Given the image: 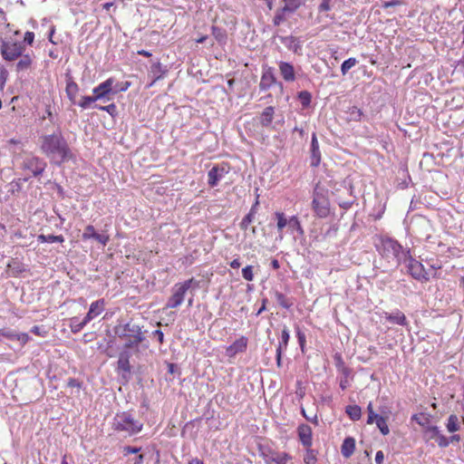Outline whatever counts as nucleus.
I'll return each mask as SVG.
<instances>
[{"mask_svg":"<svg viewBox=\"0 0 464 464\" xmlns=\"http://www.w3.org/2000/svg\"><path fill=\"white\" fill-rule=\"evenodd\" d=\"M40 150L51 161L57 165L73 159L69 144L61 131L40 137Z\"/></svg>","mask_w":464,"mask_h":464,"instance_id":"nucleus-1","label":"nucleus"},{"mask_svg":"<svg viewBox=\"0 0 464 464\" xmlns=\"http://www.w3.org/2000/svg\"><path fill=\"white\" fill-rule=\"evenodd\" d=\"M113 330L115 336L124 342L123 347L126 350L138 349L139 345L145 340L141 327L131 322L119 323Z\"/></svg>","mask_w":464,"mask_h":464,"instance_id":"nucleus-2","label":"nucleus"},{"mask_svg":"<svg viewBox=\"0 0 464 464\" xmlns=\"http://www.w3.org/2000/svg\"><path fill=\"white\" fill-rule=\"evenodd\" d=\"M311 207L314 216L319 218H326L331 213L329 190L319 183L314 188Z\"/></svg>","mask_w":464,"mask_h":464,"instance_id":"nucleus-3","label":"nucleus"},{"mask_svg":"<svg viewBox=\"0 0 464 464\" xmlns=\"http://www.w3.org/2000/svg\"><path fill=\"white\" fill-rule=\"evenodd\" d=\"M112 426L115 430L122 431L131 436L139 433L143 424L140 420H135L129 412L123 411L115 415Z\"/></svg>","mask_w":464,"mask_h":464,"instance_id":"nucleus-4","label":"nucleus"},{"mask_svg":"<svg viewBox=\"0 0 464 464\" xmlns=\"http://www.w3.org/2000/svg\"><path fill=\"white\" fill-rule=\"evenodd\" d=\"M193 285H198L197 281L193 277L184 282L175 284L171 289V295L167 301L165 308L173 309L179 307L183 303L188 290Z\"/></svg>","mask_w":464,"mask_h":464,"instance_id":"nucleus-5","label":"nucleus"},{"mask_svg":"<svg viewBox=\"0 0 464 464\" xmlns=\"http://www.w3.org/2000/svg\"><path fill=\"white\" fill-rule=\"evenodd\" d=\"M25 51V45L12 38L1 40L0 53L5 62L16 61Z\"/></svg>","mask_w":464,"mask_h":464,"instance_id":"nucleus-6","label":"nucleus"},{"mask_svg":"<svg viewBox=\"0 0 464 464\" xmlns=\"http://www.w3.org/2000/svg\"><path fill=\"white\" fill-rule=\"evenodd\" d=\"M282 6L277 8L273 17V24L279 26L287 20L288 15L295 14L304 5V0H281Z\"/></svg>","mask_w":464,"mask_h":464,"instance_id":"nucleus-7","label":"nucleus"},{"mask_svg":"<svg viewBox=\"0 0 464 464\" xmlns=\"http://www.w3.org/2000/svg\"><path fill=\"white\" fill-rule=\"evenodd\" d=\"M367 412H368V418H367V423L372 424L373 422L376 423L378 429L380 430L381 433L382 435H388L390 433V429L387 424V420L389 418L388 413L382 411V414H377L374 410L372 402H369L367 406Z\"/></svg>","mask_w":464,"mask_h":464,"instance_id":"nucleus-8","label":"nucleus"},{"mask_svg":"<svg viewBox=\"0 0 464 464\" xmlns=\"http://www.w3.org/2000/svg\"><path fill=\"white\" fill-rule=\"evenodd\" d=\"M230 170V166L228 163L222 162L220 164H217L212 167L210 170L208 172V184L214 188L218 186L219 181L228 174Z\"/></svg>","mask_w":464,"mask_h":464,"instance_id":"nucleus-9","label":"nucleus"},{"mask_svg":"<svg viewBox=\"0 0 464 464\" xmlns=\"http://www.w3.org/2000/svg\"><path fill=\"white\" fill-rule=\"evenodd\" d=\"M82 239L83 241L93 239L102 246H105L110 241V235L106 230H103L101 233L98 232L93 225L89 224L84 227Z\"/></svg>","mask_w":464,"mask_h":464,"instance_id":"nucleus-10","label":"nucleus"},{"mask_svg":"<svg viewBox=\"0 0 464 464\" xmlns=\"http://www.w3.org/2000/svg\"><path fill=\"white\" fill-rule=\"evenodd\" d=\"M266 464H287L292 459V456L285 451H277L267 449L261 453Z\"/></svg>","mask_w":464,"mask_h":464,"instance_id":"nucleus-11","label":"nucleus"},{"mask_svg":"<svg viewBox=\"0 0 464 464\" xmlns=\"http://www.w3.org/2000/svg\"><path fill=\"white\" fill-rule=\"evenodd\" d=\"M407 268L409 274L416 280L420 282L429 281V276L426 272L424 266L418 260L409 257Z\"/></svg>","mask_w":464,"mask_h":464,"instance_id":"nucleus-12","label":"nucleus"},{"mask_svg":"<svg viewBox=\"0 0 464 464\" xmlns=\"http://www.w3.org/2000/svg\"><path fill=\"white\" fill-rule=\"evenodd\" d=\"M379 251L383 256H389L390 255H392L397 257L401 254V246L396 240L385 237L381 240Z\"/></svg>","mask_w":464,"mask_h":464,"instance_id":"nucleus-13","label":"nucleus"},{"mask_svg":"<svg viewBox=\"0 0 464 464\" xmlns=\"http://www.w3.org/2000/svg\"><path fill=\"white\" fill-rule=\"evenodd\" d=\"M5 339L10 341H17L22 345H24L30 341L31 338L26 333H16L10 328H2L0 329V343Z\"/></svg>","mask_w":464,"mask_h":464,"instance_id":"nucleus-14","label":"nucleus"},{"mask_svg":"<svg viewBox=\"0 0 464 464\" xmlns=\"http://www.w3.org/2000/svg\"><path fill=\"white\" fill-rule=\"evenodd\" d=\"M114 82L115 79L113 77H110L92 90V93L94 94L97 101L108 98L109 94L111 93L113 94Z\"/></svg>","mask_w":464,"mask_h":464,"instance_id":"nucleus-15","label":"nucleus"},{"mask_svg":"<svg viewBox=\"0 0 464 464\" xmlns=\"http://www.w3.org/2000/svg\"><path fill=\"white\" fill-rule=\"evenodd\" d=\"M23 166L24 169L30 170L36 177L44 171L46 163L38 157H30L24 161Z\"/></svg>","mask_w":464,"mask_h":464,"instance_id":"nucleus-16","label":"nucleus"},{"mask_svg":"<svg viewBox=\"0 0 464 464\" xmlns=\"http://www.w3.org/2000/svg\"><path fill=\"white\" fill-rule=\"evenodd\" d=\"M297 436L304 448H311L313 446V430L309 425L300 424L297 427Z\"/></svg>","mask_w":464,"mask_h":464,"instance_id":"nucleus-17","label":"nucleus"},{"mask_svg":"<svg viewBox=\"0 0 464 464\" xmlns=\"http://www.w3.org/2000/svg\"><path fill=\"white\" fill-rule=\"evenodd\" d=\"M248 339L246 336H240L232 344L227 347L226 353L228 357H234L237 353H244L247 348Z\"/></svg>","mask_w":464,"mask_h":464,"instance_id":"nucleus-18","label":"nucleus"},{"mask_svg":"<svg viewBox=\"0 0 464 464\" xmlns=\"http://www.w3.org/2000/svg\"><path fill=\"white\" fill-rule=\"evenodd\" d=\"M105 305L106 303L103 298L92 302L90 305L87 314L85 315L86 321L91 322L92 320L102 314V312L105 310Z\"/></svg>","mask_w":464,"mask_h":464,"instance_id":"nucleus-19","label":"nucleus"},{"mask_svg":"<svg viewBox=\"0 0 464 464\" xmlns=\"http://www.w3.org/2000/svg\"><path fill=\"white\" fill-rule=\"evenodd\" d=\"M276 82V76L274 74L273 69H266L261 76V80L259 82V89L261 91L268 90L272 85H274Z\"/></svg>","mask_w":464,"mask_h":464,"instance_id":"nucleus-20","label":"nucleus"},{"mask_svg":"<svg viewBox=\"0 0 464 464\" xmlns=\"http://www.w3.org/2000/svg\"><path fill=\"white\" fill-rule=\"evenodd\" d=\"M17 60L18 62L15 64V71L17 72H25L32 68L34 63V55L31 53H23Z\"/></svg>","mask_w":464,"mask_h":464,"instance_id":"nucleus-21","label":"nucleus"},{"mask_svg":"<svg viewBox=\"0 0 464 464\" xmlns=\"http://www.w3.org/2000/svg\"><path fill=\"white\" fill-rule=\"evenodd\" d=\"M279 71L285 82H294L295 80L294 66L286 62L279 63Z\"/></svg>","mask_w":464,"mask_h":464,"instance_id":"nucleus-22","label":"nucleus"},{"mask_svg":"<svg viewBox=\"0 0 464 464\" xmlns=\"http://www.w3.org/2000/svg\"><path fill=\"white\" fill-rule=\"evenodd\" d=\"M275 116V108L273 106H267L262 111L259 116V123L264 128L271 126Z\"/></svg>","mask_w":464,"mask_h":464,"instance_id":"nucleus-23","label":"nucleus"},{"mask_svg":"<svg viewBox=\"0 0 464 464\" xmlns=\"http://www.w3.org/2000/svg\"><path fill=\"white\" fill-rule=\"evenodd\" d=\"M280 41L285 46L294 52L295 53H298L301 49V44L297 37L293 35L288 36H280Z\"/></svg>","mask_w":464,"mask_h":464,"instance_id":"nucleus-24","label":"nucleus"},{"mask_svg":"<svg viewBox=\"0 0 464 464\" xmlns=\"http://www.w3.org/2000/svg\"><path fill=\"white\" fill-rule=\"evenodd\" d=\"M385 318L392 324H399L401 326H405L408 324V321L405 314L400 310H396L392 314L385 313Z\"/></svg>","mask_w":464,"mask_h":464,"instance_id":"nucleus-25","label":"nucleus"},{"mask_svg":"<svg viewBox=\"0 0 464 464\" xmlns=\"http://www.w3.org/2000/svg\"><path fill=\"white\" fill-rule=\"evenodd\" d=\"M166 70L163 68L162 64L160 62L153 63L150 67V74L152 76V82L150 83L149 87H151L155 84L156 82L162 79L166 73Z\"/></svg>","mask_w":464,"mask_h":464,"instance_id":"nucleus-26","label":"nucleus"},{"mask_svg":"<svg viewBox=\"0 0 464 464\" xmlns=\"http://www.w3.org/2000/svg\"><path fill=\"white\" fill-rule=\"evenodd\" d=\"M274 215L276 220V228L279 233V237L282 239L284 228L288 227V224L290 223V218L288 219L285 214L282 211H276Z\"/></svg>","mask_w":464,"mask_h":464,"instance_id":"nucleus-27","label":"nucleus"},{"mask_svg":"<svg viewBox=\"0 0 464 464\" xmlns=\"http://www.w3.org/2000/svg\"><path fill=\"white\" fill-rule=\"evenodd\" d=\"M355 450V440L352 437H348L344 439L342 447H341V452L342 455L348 459L350 458Z\"/></svg>","mask_w":464,"mask_h":464,"instance_id":"nucleus-28","label":"nucleus"},{"mask_svg":"<svg viewBox=\"0 0 464 464\" xmlns=\"http://www.w3.org/2000/svg\"><path fill=\"white\" fill-rule=\"evenodd\" d=\"M311 153H312V166H318L321 161V153L319 150V144L316 139L315 134L312 137L311 141Z\"/></svg>","mask_w":464,"mask_h":464,"instance_id":"nucleus-29","label":"nucleus"},{"mask_svg":"<svg viewBox=\"0 0 464 464\" xmlns=\"http://www.w3.org/2000/svg\"><path fill=\"white\" fill-rule=\"evenodd\" d=\"M65 92L67 94L68 99L72 104L76 103V97L79 92L78 84L72 80H69L66 82Z\"/></svg>","mask_w":464,"mask_h":464,"instance_id":"nucleus-30","label":"nucleus"},{"mask_svg":"<svg viewBox=\"0 0 464 464\" xmlns=\"http://www.w3.org/2000/svg\"><path fill=\"white\" fill-rule=\"evenodd\" d=\"M7 268L11 271L13 276H18L25 271L24 265L18 259L14 258L7 264Z\"/></svg>","mask_w":464,"mask_h":464,"instance_id":"nucleus-31","label":"nucleus"},{"mask_svg":"<svg viewBox=\"0 0 464 464\" xmlns=\"http://www.w3.org/2000/svg\"><path fill=\"white\" fill-rule=\"evenodd\" d=\"M118 369L125 372H130V355L127 352H122L119 355V359L117 362Z\"/></svg>","mask_w":464,"mask_h":464,"instance_id":"nucleus-32","label":"nucleus"},{"mask_svg":"<svg viewBox=\"0 0 464 464\" xmlns=\"http://www.w3.org/2000/svg\"><path fill=\"white\" fill-rule=\"evenodd\" d=\"M347 121H360L363 115L362 111L356 106H352L345 111Z\"/></svg>","mask_w":464,"mask_h":464,"instance_id":"nucleus-33","label":"nucleus"},{"mask_svg":"<svg viewBox=\"0 0 464 464\" xmlns=\"http://www.w3.org/2000/svg\"><path fill=\"white\" fill-rule=\"evenodd\" d=\"M289 339H290L289 330L286 326H285L282 330L281 340L278 343L276 351H280V352L285 351L288 346Z\"/></svg>","mask_w":464,"mask_h":464,"instance_id":"nucleus-34","label":"nucleus"},{"mask_svg":"<svg viewBox=\"0 0 464 464\" xmlns=\"http://www.w3.org/2000/svg\"><path fill=\"white\" fill-rule=\"evenodd\" d=\"M212 34L218 44H226L227 40V34L225 29L213 25L211 28Z\"/></svg>","mask_w":464,"mask_h":464,"instance_id":"nucleus-35","label":"nucleus"},{"mask_svg":"<svg viewBox=\"0 0 464 464\" xmlns=\"http://www.w3.org/2000/svg\"><path fill=\"white\" fill-rule=\"evenodd\" d=\"M38 241L41 243H63L64 242V237L62 235L54 236V235H44L41 234L37 237Z\"/></svg>","mask_w":464,"mask_h":464,"instance_id":"nucleus-36","label":"nucleus"},{"mask_svg":"<svg viewBox=\"0 0 464 464\" xmlns=\"http://www.w3.org/2000/svg\"><path fill=\"white\" fill-rule=\"evenodd\" d=\"M345 412L353 420H358L362 416V410L358 405H348L345 409Z\"/></svg>","mask_w":464,"mask_h":464,"instance_id":"nucleus-37","label":"nucleus"},{"mask_svg":"<svg viewBox=\"0 0 464 464\" xmlns=\"http://www.w3.org/2000/svg\"><path fill=\"white\" fill-rule=\"evenodd\" d=\"M305 452L304 455V462L305 464H316L317 462V456L316 452L311 448H304Z\"/></svg>","mask_w":464,"mask_h":464,"instance_id":"nucleus-38","label":"nucleus"},{"mask_svg":"<svg viewBox=\"0 0 464 464\" xmlns=\"http://www.w3.org/2000/svg\"><path fill=\"white\" fill-rule=\"evenodd\" d=\"M411 420L416 421L420 426L426 427L430 423V416L420 412L411 416Z\"/></svg>","mask_w":464,"mask_h":464,"instance_id":"nucleus-39","label":"nucleus"},{"mask_svg":"<svg viewBox=\"0 0 464 464\" xmlns=\"http://www.w3.org/2000/svg\"><path fill=\"white\" fill-rule=\"evenodd\" d=\"M447 430L450 432H455L459 430V419L455 414L450 415L447 422Z\"/></svg>","mask_w":464,"mask_h":464,"instance_id":"nucleus-40","label":"nucleus"},{"mask_svg":"<svg viewBox=\"0 0 464 464\" xmlns=\"http://www.w3.org/2000/svg\"><path fill=\"white\" fill-rule=\"evenodd\" d=\"M289 229H295L300 235H304V231L301 225V222L297 216H292L290 218V223L288 224Z\"/></svg>","mask_w":464,"mask_h":464,"instance_id":"nucleus-41","label":"nucleus"},{"mask_svg":"<svg viewBox=\"0 0 464 464\" xmlns=\"http://www.w3.org/2000/svg\"><path fill=\"white\" fill-rule=\"evenodd\" d=\"M357 63L358 61L356 60V58L353 57L345 60L341 65L342 74L345 75L349 72V70L353 68Z\"/></svg>","mask_w":464,"mask_h":464,"instance_id":"nucleus-42","label":"nucleus"},{"mask_svg":"<svg viewBox=\"0 0 464 464\" xmlns=\"http://www.w3.org/2000/svg\"><path fill=\"white\" fill-rule=\"evenodd\" d=\"M295 331H296V337L298 340V343L300 345L301 352L304 353L305 352V343H306L305 334L303 331H301V329L298 326L295 327Z\"/></svg>","mask_w":464,"mask_h":464,"instance_id":"nucleus-43","label":"nucleus"},{"mask_svg":"<svg viewBox=\"0 0 464 464\" xmlns=\"http://www.w3.org/2000/svg\"><path fill=\"white\" fill-rule=\"evenodd\" d=\"M130 86V82H114L113 83V94H116L121 92H126Z\"/></svg>","mask_w":464,"mask_h":464,"instance_id":"nucleus-44","label":"nucleus"},{"mask_svg":"<svg viewBox=\"0 0 464 464\" xmlns=\"http://www.w3.org/2000/svg\"><path fill=\"white\" fill-rule=\"evenodd\" d=\"M276 299L277 303L279 304V305H281L284 308L288 309L292 305V304L288 302L285 295L280 292L276 293Z\"/></svg>","mask_w":464,"mask_h":464,"instance_id":"nucleus-45","label":"nucleus"},{"mask_svg":"<svg viewBox=\"0 0 464 464\" xmlns=\"http://www.w3.org/2000/svg\"><path fill=\"white\" fill-rule=\"evenodd\" d=\"M75 321V318H72V322H74ZM89 322L86 321V318L84 317V319L76 324V323H72L70 327H71V331L73 333V334H76V333H79Z\"/></svg>","mask_w":464,"mask_h":464,"instance_id":"nucleus-46","label":"nucleus"},{"mask_svg":"<svg viewBox=\"0 0 464 464\" xmlns=\"http://www.w3.org/2000/svg\"><path fill=\"white\" fill-rule=\"evenodd\" d=\"M96 101L97 99L95 98L94 94L92 96H83L79 102L78 105L82 109H86L91 105V103Z\"/></svg>","mask_w":464,"mask_h":464,"instance_id":"nucleus-47","label":"nucleus"},{"mask_svg":"<svg viewBox=\"0 0 464 464\" xmlns=\"http://www.w3.org/2000/svg\"><path fill=\"white\" fill-rule=\"evenodd\" d=\"M242 276L244 279H246L248 282H251L254 280V273H253V266H246L242 269Z\"/></svg>","mask_w":464,"mask_h":464,"instance_id":"nucleus-48","label":"nucleus"},{"mask_svg":"<svg viewBox=\"0 0 464 464\" xmlns=\"http://www.w3.org/2000/svg\"><path fill=\"white\" fill-rule=\"evenodd\" d=\"M31 333L40 337H45L48 331L44 326L34 325L31 328Z\"/></svg>","mask_w":464,"mask_h":464,"instance_id":"nucleus-49","label":"nucleus"},{"mask_svg":"<svg viewBox=\"0 0 464 464\" xmlns=\"http://www.w3.org/2000/svg\"><path fill=\"white\" fill-rule=\"evenodd\" d=\"M298 97L304 106H307L311 102V94L307 91L299 92Z\"/></svg>","mask_w":464,"mask_h":464,"instance_id":"nucleus-50","label":"nucleus"},{"mask_svg":"<svg viewBox=\"0 0 464 464\" xmlns=\"http://www.w3.org/2000/svg\"><path fill=\"white\" fill-rule=\"evenodd\" d=\"M332 1L333 0H322L318 5V12L324 13L330 11L332 9Z\"/></svg>","mask_w":464,"mask_h":464,"instance_id":"nucleus-51","label":"nucleus"},{"mask_svg":"<svg viewBox=\"0 0 464 464\" xmlns=\"http://www.w3.org/2000/svg\"><path fill=\"white\" fill-rule=\"evenodd\" d=\"M254 218H255V217H254V216H252V215H250V214H246V215L243 218V219H242V221H241V223H240V227H241V229H243V230H246V229H247V227H248V226L253 222Z\"/></svg>","mask_w":464,"mask_h":464,"instance_id":"nucleus-52","label":"nucleus"},{"mask_svg":"<svg viewBox=\"0 0 464 464\" xmlns=\"http://www.w3.org/2000/svg\"><path fill=\"white\" fill-rule=\"evenodd\" d=\"M435 440L440 448H446L450 444V440L441 433H440Z\"/></svg>","mask_w":464,"mask_h":464,"instance_id":"nucleus-53","label":"nucleus"},{"mask_svg":"<svg viewBox=\"0 0 464 464\" xmlns=\"http://www.w3.org/2000/svg\"><path fill=\"white\" fill-rule=\"evenodd\" d=\"M98 109L107 111L111 116H114L117 113V107L114 103H111L106 106H99Z\"/></svg>","mask_w":464,"mask_h":464,"instance_id":"nucleus-54","label":"nucleus"},{"mask_svg":"<svg viewBox=\"0 0 464 464\" xmlns=\"http://www.w3.org/2000/svg\"><path fill=\"white\" fill-rule=\"evenodd\" d=\"M34 42V32H30V31L26 32L24 34V40H23L22 43L24 45H26V44L27 45H33Z\"/></svg>","mask_w":464,"mask_h":464,"instance_id":"nucleus-55","label":"nucleus"},{"mask_svg":"<svg viewBox=\"0 0 464 464\" xmlns=\"http://www.w3.org/2000/svg\"><path fill=\"white\" fill-rule=\"evenodd\" d=\"M404 3L402 0H391V1H385L383 2L382 4V7L387 9L389 7H393V6H399V5H402Z\"/></svg>","mask_w":464,"mask_h":464,"instance_id":"nucleus-56","label":"nucleus"},{"mask_svg":"<svg viewBox=\"0 0 464 464\" xmlns=\"http://www.w3.org/2000/svg\"><path fill=\"white\" fill-rule=\"evenodd\" d=\"M427 432L430 433V439H436V437L440 433V431L437 426L428 427Z\"/></svg>","mask_w":464,"mask_h":464,"instance_id":"nucleus-57","label":"nucleus"},{"mask_svg":"<svg viewBox=\"0 0 464 464\" xmlns=\"http://www.w3.org/2000/svg\"><path fill=\"white\" fill-rule=\"evenodd\" d=\"M140 450V448H135V447H131V446H126L123 449V452L125 455L136 454V453H139Z\"/></svg>","mask_w":464,"mask_h":464,"instance_id":"nucleus-58","label":"nucleus"},{"mask_svg":"<svg viewBox=\"0 0 464 464\" xmlns=\"http://www.w3.org/2000/svg\"><path fill=\"white\" fill-rule=\"evenodd\" d=\"M258 198H259V196L257 195L255 203L252 205V207L248 212V214H250L254 217L256 216V214L257 213V210H258V206H259Z\"/></svg>","mask_w":464,"mask_h":464,"instance_id":"nucleus-59","label":"nucleus"},{"mask_svg":"<svg viewBox=\"0 0 464 464\" xmlns=\"http://www.w3.org/2000/svg\"><path fill=\"white\" fill-rule=\"evenodd\" d=\"M152 334L157 337L160 344H162L164 343V334L161 330H155Z\"/></svg>","mask_w":464,"mask_h":464,"instance_id":"nucleus-60","label":"nucleus"},{"mask_svg":"<svg viewBox=\"0 0 464 464\" xmlns=\"http://www.w3.org/2000/svg\"><path fill=\"white\" fill-rule=\"evenodd\" d=\"M384 460V454L382 450H378L375 455L376 464H382Z\"/></svg>","mask_w":464,"mask_h":464,"instance_id":"nucleus-61","label":"nucleus"},{"mask_svg":"<svg viewBox=\"0 0 464 464\" xmlns=\"http://www.w3.org/2000/svg\"><path fill=\"white\" fill-rule=\"evenodd\" d=\"M67 385L71 388H74V387L81 388V383L74 378H70L68 380Z\"/></svg>","mask_w":464,"mask_h":464,"instance_id":"nucleus-62","label":"nucleus"},{"mask_svg":"<svg viewBox=\"0 0 464 464\" xmlns=\"http://www.w3.org/2000/svg\"><path fill=\"white\" fill-rule=\"evenodd\" d=\"M349 386V382H348V379L347 377L342 379L340 381V387L343 391H344L345 389H347V387Z\"/></svg>","mask_w":464,"mask_h":464,"instance_id":"nucleus-63","label":"nucleus"},{"mask_svg":"<svg viewBox=\"0 0 464 464\" xmlns=\"http://www.w3.org/2000/svg\"><path fill=\"white\" fill-rule=\"evenodd\" d=\"M230 266L234 269L239 268L241 266V263L239 262L238 258L234 259L232 262H230Z\"/></svg>","mask_w":464,"mask_h":464,"instance_id":"nucleus-64","label":"nucleus"}]
</instances>
